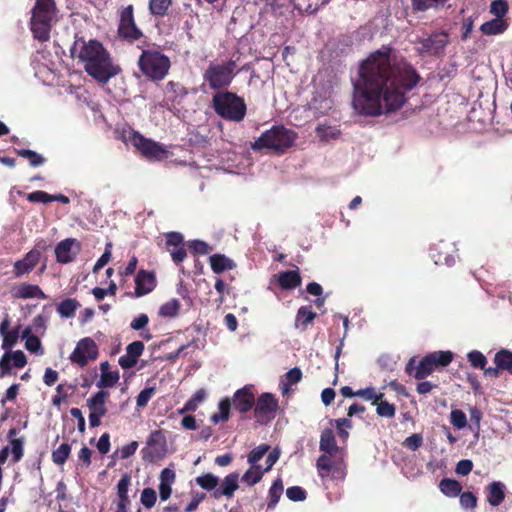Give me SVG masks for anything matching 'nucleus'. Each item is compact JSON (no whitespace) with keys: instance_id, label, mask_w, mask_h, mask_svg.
Instances as JSON below:
<instances>
[{"instance_id":"obj_21","label":"nucleus","mask_w":512,"mask_h":512,"mask_svg":"<svg viewBox=\"0 0 512 512\" xmlns=\"http://www.w3.org/2000/svg\"><path fill=\"white\" fill-rule=\"evenodd\" d=\"M159 495L162 501H166L170 498L172 493V485L175 483L176 474L173 469L164 468L159 477Z\"/></svg>"},{"instance_id":"obj_51","label":"nucleus","mask_w":512,"mask_h":512,"mask_svg":"<svg viewBox=\"0 0 512 512\" xmlns=\"http://www.w3.org/2000/svg\"><path fill=\"white\" fill-rule=\"evenodd\" d=\"M269 448L266 444L255 447L248 455V463L251 466L258 465V461L268 452Z\"/></svg>"},{"instance_id":"obj_62","label":"nucleus","mask_w":512,"mask_h":512,"mask_svg":"<svg viewBox=\"0 0 512 512\" xmlns=\"http://www.w3.org/2000/svg\"><path fill=\"white\" fill-rule=\"evenodd\" d=\"M286 495L291 501H303L306 498L305 491L299 486L288 488Z\"/></svg>"},{"instance_id":"obj_3","label":"nucleus","mask_w":512,"mask_h":512,"mask_svg":"<svg viewBox=\"0 0 512 512\" xmlns=\"http://www.w3.org/2000/svg\"><path fill=\"white\" fill-rule=\"evenodd\" d=\"M319 448L323 452L316 462L319 476L323 480H343L346 476V468L343 461L335 457L339 448L331 429L322 431Z\"/></svg>"},{"instance_id":"obj_34","label":"nucleus","mask_w":512,"mask_h":512,"mask_svg":"<svg viewBox=\"0 0 512 512\" xmlns=\"http://www.w3.org/2000/svg\"><path fill=\"white\" fill-rule=\"evenodd\" d=\"M0 336L2 337V349L9 350L18 342L19 337H21L20 326L8 329L4 334H0Z\"/></svg>"},{"instance_id":"obj_1","label":"nucleus","mask_w":512,"mask_h":512,"mask_svg":"<svg viewBox=\"0 0 512 512\" xmlns=\"http://www.w3.org/2000/svg\"><path fill=\"white\" fill-rule=\"evenodd\" d=\"M358 74V79L353 82V107L358 113L368 116L402 107L406 92L419 81L415 69L388 46L372 52L363 60Z\"/></svg>"},{"instance_id":"obj_53","label":"nucleus","mask_w":512,"mask_h":512,"mask_svg":"<svg viewBox=\"0 0 512 512\" xmlns=\"http://www.w3.org/2000/svg\"><path fill=\"white\" fill-rule=\"evenodd\" d=\"M157 500V495L154 489L145 488L141 492L140 501L142 505L148 509L152 508Z\"/></svg>"},{"instance_id":"obj_15","label":"nucleus","mask_w":512,"mask_h":512,"mask_svg":"<svg viewBox=\"0 0 512 512\" xmlns=\"http://www.w3.org/2000/svg\"><path fill=\"white\" fill-rule=\"evenodd\" d=\"M81 245L74 238H67L62 240L55 247L56 259L60 263H69L75 259L80 252Z\"/></svg>"},{"instance_id":"obj_48","label":"nucleus","mask_w":512,"mask_h":512,"mask_svg":"<svg viewBox=\"0 0 512 512\" xmlns=\"http://www.w3.org/2000/svg\"><path fill=\"white\" fill-rule=\"evenodd\" d=\"M170 5L171 0H150L149 9L153 15L163 16Z\"/></svg>"},{"instance_id":"obj_33","label":"nucleus","mask_w":512,"mask_h":512,"mask_svg":"<svg viewBox=\"0 0 512 512\" xmlns=\"http://www.w3.org/2000/svg\"><path fill=\"white\" fill-rule=\"evenodd\" d=\"M80 307V304L75 299H66L59 303L57 312L62 318L73 317L76 310Z\"/></svg>"},{"instance_id":"obj_19","label":"nucleus","mask_w":512,"mask_h":512,"mask_svg":"<svg viewBox=\"0 0 512 512\" xmlns=\"http://www.w3.org/2000/svg\"><path fill=\"white\" fill-rule=\"evenodd\" d=\"M278 407L277 400L271 394H263L259 397L255 413L261 418H272Z\"/></svg>"},{"instance_id":"obj_28","label":"nucleus","mask_w":512,"mask_h":512,"mask_svg":"<svg viewBox=\"0 0 512 512\" xmlns=\"http://www.w3.org/2000/svg\"><path fill=\"white\" fill-rule=\"evenodd\" d=\"M277 279L282 289H294L301 284V277L295 270L281 272Z\"/></svg>"},{"instance_id":"obj_23","label":"nucleus","mask_w":512,"mask_h":512,"mask_svg":"<svg viewBox=\"0 0 512 512\" xmlns=\"http://www.w3.org/2000/svg\"><path fill=\"white\" fill-rule=\"evenodd\" d=\"M238 480L239 476L237 473H231L227 475L222 483L220 488L216 489L213 493L215 498H220L221 496H226L231 498L234 495V492L238 489Z\"/></svg>"},{"instance_id":"obj_30","label":"nucleus","mask_w":512,"mask_h":512,"mask_svg":"<svg viewBox=\"0 0 512 512\" xmlns=\"http://www.w3.org/2000/svg\"><path fill=\"white\" fill-rule=\"evenodd\" d=\"M17 431L12 428L8 432V437L10 439V453L12 454L13 462H18L23 457V446L24 440L22 438H14Z\"/></svg>"},{"instance_id":"obj_50","label":"nucleus","mask_w":512,"mask_h":512,"mask_svg":"<svg viewBox=\"0 0 512 512\" xmlns=\"http://www.w3.org/2000/svg\"><path fill=\"white\" fill-rule=\"evenodd\" d=\"M508 12V4L505 0H495L490 5V13L495 16V18H502Z\"/></svg>"},{"instance_id":"obj_47","label":"nucleus","mask_w":512,"mask_h":512,"mask_svg":"<svg viewBox=\"0 0 512 512\" xmlns=\"http://www.w3.org/2000/svg\"><path fill=\"white\" fill-rule=\"evenodd\" d=\"M376 407V413L380 417H386V418H393L396 414V407L395 405L381 399L379 401Z\"/></svg>"},{"instance_id":"obj_24","label":"nucleus","mask_w":512,"mask_h":512,"mask_svg":"<svg viewBox=\"0 0 512 512\" xmlns=\"http://www.w3.org/2000/svg\"><path fill=\"white\" fill-rule=\"evenodd\" d=\"M508 22L502 18H494L483 23L480 31L487 36H496L503 34L508 29Z\"/></svg>"},{"instance_id":"obj_36","label":"nucleus","mask_w":512,"mask_h":512,"mask_svg":"<svg viewBox=\"0 0 512 512\" xmlns=\"http://www.w3.org/2000/svg\"><path fill=\"white\" fill-rule=\"evenodd\" d=\"M264 473V470L259 465L251 466L243 474L242 481L248 486H253L262 479Z\"/></svg>"},{"instance_id":"obj_22","label":"nucleus","mask_w":512,"mask_h":512,"mask_svg":"<svg viewBox=\"0 0 512 512\" xmlns=\"http://www.w3.org/2000/svg\"><path fill=\"white\" fill-rule=\"evenodd\" d=\"M100 370H101L100 378L96 383L98 388H100V389L110 388L117 384V382L119 381V378H120L119 372L116 370L112 371L110 369V364L107 361L102 362L100 364Z\"/></svg>"},{"instance_id":"obj_40","label":"nucleus","mask_w":512,"mask_h":512,"mask_svg":"<svg viewBox=\"0 0 512 512\" xmlns=\"http://www.w3.org/2000/svg\"><path fill=\"white\" fill-rule=\"evenodd\" d=\"M283 490L284 487L282 480L280 478H277L269 489L270 501L268 503V508H274L276 506L283 493Z\"/></svg>"},{"instance_id":"obj_20","label":"nucleus","mask_w":512,"mask_h":512,"mask_svg":"<svg viewBox=\"0 0 512 512\" xmlns=\"http://www.w3.org/2000/svg\"><path fill=\"white\" fill-rule=\"evenodd\" d=\"M435 369H437V367L435 366V363H433L429 355L424 357L416 366H414L413 361L409 362V364L407 365V371L416 379H423L427 377Z\"/></svg>"},{"instance_id":"obj_4","label":"nucleus","mask_w":512,"mask_h":512,"mask_svg":"<svg viewBox=\"0 0 512 512\" xmlns=\"http://www.w3.org/2000/svg\"><path fill=\"white\" fill-rule=\"evenodd\" d=\"M56 18L54 0H37L30 20V29L35 39L47 41L50 38L52 23Z\"/></svg>"},{"instance_id":"obj_8","label":"nucleus","mask_w":512,"mask_h":512,"mask_svg":"<svg viewBox=\"0 0 512 512\" xmlns=\"http://www.w3.org/2000/svg\"><path fill=\"white\" fill-rule=\"evenodd\" d=\"M143 74L152 80H162L170 68V60L158 51H144L138 61Z\"/></svg>"},{"instance_id":"obj_46","label":"nucleus","mask_w":512,"mask_h":512,"mask_svg":"<svg viewBox=\"0 0 512 512\" xmlns=\"http://www.w3.org/2000/svg\"><path fill=\"white\" fill-rule=\"evenodd\" d=\"M46 329V318L43 315H37L33 318L32 323L23 330H30L31 334L43 335Z\"/></svg>"},{"instance_id":"obj_37","label":"nucleus","mask_w":512,"mask_h":512,"mask_svg":"<svg viewBox=\"0 0 512 512\" xmlns=\"http://www.w3.org/2000/svg\"><path fill=\"white\" fill-rule=\"evenodd\" d=\"M180 301L178 299H170L163 303L159 308V315L161 317H175L180 310Z\"/></svg>"},{"instance_id":"obj_55","label":"nucleus","mask_w":512,"mask_h":512,"mask_svg":"<svg viewBox=\"0 0 512 512\" xmlns=\"http://www.w3.org/2000/svg\"><path fill=\"white\" fill-rule=\"evenodd\" d=\"M450 421L451 424L457 429H463L467 425V418L465 413L458 409L451 411Z\"/></svg>"},{"instance_id":"obj_56","label":"nucleus","mask_w":512,"mask_h":512,"mask_svg":"<svg viewBox=\"0 0 512 512\" xmlns=\"http://www.w3.org/2000/svg\"><path fill=\"white\" fill-rule=\"evenodd\" d=\"M131 484V478L128 474H124L117 484V497L129 498L128 491Z\"/></svg>"},{"instance_id":"obj_9","label":"nucleus","mask_w":512,"mask_h":512,"mask_svg":"<svg viewBox=\"0 0 512 512\" xmlns=\"http://www.w3.org/2000/svg\"><path fill=\"white\" fill-rule=\"evenodd\" d=\"M235 63L229 61L221 64H210L204 73V79L213 89L227 86L234 76Z\"/></svg>"},{"instance_id":"obj_39","label":"nucleus","mask_w":512,"mask_h":512,"mask_svg":"<svg viewBox=\"0 0 512 512\" xmlns=\"http://www.w3.org/2000/svg\"><path fill=\"white\" fill-rule=\"evenodd\" d=\"M230 406L231 403L229 399L221 400L218 405L219 413L213 414L210 417V420L215 424L227 421L230 415Z\"/></svg>"},{"instance_id":"obj_41","label":"nucleus","mask_w":512,"mask_h":512,"mask_svg":"<svg viewBox=\"0 0 512 512\" xmlns=\"http://www.w3.org/2000/svg\"><path fill=\"white\" fill-rule=\"evenodd\" d=\"M71 453V446L68 443H62L52 452V460L57 465H63Z\"/></svg>"},{"instance_id":"obj_44","label":"nucleus","mask_w":512,"mask_h":512,"mask_svg":"<svg viewBox=\"0 0 512 512\" xmlns=\"http://www.w3.org/2000/svg\"><path fill=\"white\" fill-rule=\"evenodd\" d=\"M496 366L512 372V352L502 350L495 355Z\"/></svg>"},{"instance_id":"obj_64","label":"nucleus","mask_w":512,"mask_h":512,"mask_svg":"<svg viewBox=\"0 0 512 512\" xmlns=\"http://www.w3.org/2000/svg\"><path fill=\"white\" fill-rule=\"evenodd\" d=\"M189 247L195 253L202 254V255L208 254L211 251V248L209 247V245L207 243H205L204 241H200V240L191 241L189 243Z\"/></svg>"},{"instance_id":"obj_49","label":"nucleus","mask_w":512,"mask_h":512,"mask_svg":"<svg viewBox=\"0 0 512 512\" xmlns=\"http://www.w3.org/2000/svg\"><path fill=\"white\" fill-rule=\"evenodd\" d=\"M447 0H412L414 10L425 11L430 8L443 6Z\"/></svg>"},{"instance_id":"obj_59","label":"nucleus","mask_w":512,"mask_h":512,"mask_svg":"<svg viewBox=\"0 0 512 512\" xmlns=\"http://www.w3.org/2000/svg\"><path fill=\"white\" fill-rule=\"evenodd\" d=\"M30 202L49 203L53 201V196L44 191H35L27 195Z\"/></svg>"},{"instance_id":"obj_7","label":"nucleus","mask_w":512,"mask_h":512,"mask_svg":"<svg viewBox=\"0 0 512 512\" xmlns=\"http://www.w3.org/2000/svg\"><path fill=\"white\" fill-rule=\"evenodd\" d=\"M296 134L284 127H273L264 132L252 145L253 149H274L277 151L290 147Z\"/></svg>"},{"instance_id":"obj_52","label":"nucleus","mask_w":512,"mask_h":512,"mask_svg":"<svg viewBox=\"0 0 512 512\" xmlns=\"http://www.w3.org/2000/svg\"><path fill=\"white\" fill-rule=\"evenodd\" d=\"M17 153L21 157L26 158L29 161V163L34 167L40 166L44 163V158L35 151L22 149L18 150Z\"/></svg>"},{"instance_id":"obj_35","label":"nucleus","mask_w":512,"mask_h":512,"mask_svg":"<svg viewBox=\"0 0 512 512\" xmlns=\"http://www.w3.org/2000/svg\"><path fill=\"white\" fill-rule=\"evenodd\" d=\"M302 378V372L299 368H292L285 374V380L281 382V390L283 394L290 391V386L298 383Z\"/></svg>"},{"instance_id":"obj_31","label":"nucleus","mask_w":512,"mask_h":512,"mask_svg":"<svg viewBox=\"0 0 512 512\" xmlns=\"http://www.w3.org/2000/svg\"><path fill=\"white\" fill-rule=\"evenodd\" d=\"M316 317V313L312 311V309L308 306H302L298 309L295 326L297 328L301 327L305 329L308 324H310Z\"/></svg>"},{"instance_id":"obj_32","label":"nucleus","mask_w":512,"mask_h":512,"mask_svg":"<svg viewBox=\"0 0 512 512\" xmlns=\"http://www.w3.org/2000/svg\"><path fill=\"white\" fill-rule=\"evenodd\" d=\"M357 397L362 398L365 401L371 402L376 405L381 399L384 398V393L376 388L369 386L363 389H359L355 392Z\"/></svg>"},{"instance_id":"obj_2","label":"nucleus","mask_w":512,"mask_h":512,"mask_svg":"<svg viewBox=\"0 0 512 512\" xmlns=\"http://www.w3.org/2000/svg\"><path fill=\"white\" fill-rule=\"evenodd\" d=\"M71 53L83 64L85 71L102 84H106L121 71L120 67L113 63L109 52L97 40L78 38Z\"/></svg>"},{"instance_id":"obj_38","label":"nucleus","mask_w":512,"mask_h":512,"mask_svg":"<svg viewBox=\"0 0 512 512\" xmlns=\"http://www.w3.org/2000/svg\"><path fill=\"white\" fill-rule=\"evenodd\" d=\"M439 488L443 494L449 497L457 496L462 489L460 483L452 479H443L439 484Z\"/></svg>"},{"instance_id":"obj_42","label":"nucleus","mask_w":512,"mask_h":512,"mask_svg":"<svg viewBox=\"0 0 512 512\" xmlns=\"http://www.w3.org/2000/svg\"><path fill=\"white\" fill-rule=\"evenodd\" d=\"M196 483L205 490H216L219 478L211 473L203 474L195 479Z\"/></svg>"},{"instance_id":"obj_14","label":"nucleus","mask_w":512,"mask_h":512,"mask_svg":"<svg viewBox=\"0 0 512 512\" xmlns=\"http://www.w3.org/2000/svg\"><path fill=\"white\" fill-rule=\"evenodd\" d=\"M119 34L124 38L136 40L140 38L141 31L136 27L133 17V7H125L120 12Z\"/></svg>"},{"instance_id":"obj_12","label":"nucleus","mask_w":512,"mask_h":512,"mask_svg":"<svg viewBox=\"0 0 512 512\" xmlns=\"http://www.w3.org/2000/svg\"><path fill=\"white\" fill-rule=\"evenodd\" d=\"M108 396V392L100 390L87 400V406L90 411L89 423L91 427H98L101 424V418L107 413L105 404Z\"/></svg>"},{"instance_id":"obj_29","label":"nucleus","mask_w":512,"mask_h":512,"mask_svg":"<svg viewBox=\"0 0 512 512\" xmlns=\"http://www.w3.org/2000/svg\"><path fill=\"white\" fill-rule=\"evenodd\" d=\"M505 486L501 482H493L488 488L487 500L492 506H498L504 500Z\"/></svg>"},{"instance_id":"obj_16","label":"nucleus","mask_w":512,"mask_h":512,"mask_svg":"<svg viewBox=\"0 0 512 512\" xmlns=\"http://www.w3.org/2000/svg\"><path fill=\"white\" fill-rule=\"evenodd\" d=\"M11 296L17 299H46L47 296L38 285L20 283L11 288Z\"/></svg>"},{"instance_id":"obj_45","label":"nucleus","mask_w":512,"mask_h":512,"mask_svg":"<svg viewBox=\"0 0 512 512\" xmlns=\"http://www.w3.org/2000/svg\"><path fill=\"white\" fill-rule=\"evenodd\" d=\"M431 360L433 363H435V366L438 367H445L449 365L453 360V353L450 351H438L429 354Z\"/></svg>"},{"instance_id":"obj_57","label":"nucleus","mask_w":512,"mask_h":512,"mask_svg":"<svg viewBox=\"0 0 512 512\" xmlns=\"http://www.w3.org/2000/svg\"><path fill=\"white\" fill-rule=\"evenodd\" d=\"M111 250H112V243L108 242L105 245V251L101 255V257L96 261L93 272L97 273L100 269H102L111 259Z\"/></svg>"},{"instance_id":"obj_11","label":"nucleus","mask_w":512,"mask_h":512,"mask_svg":"<svg viewBox=\"0 0 512 512\" xmlns=\"http://www.w3.org/2000/svg\"><path fill=\"white\" fill-rule=\"evenodd\" d=\"M448 42L447 33H434L428 38L422 39L418 42L417 51L420 54L440 55L444 52Z\"/></svg>"},{"instance_id":"obj_63","label":"nucleus","mask_w":512,"mask_h":512,"mask_svg":"<svg viewBox=\"0 0 512 512\" xmlns=\"http://www.w3.org/2000/svg\"><path fill=\"white\" fill-rule=\"evenodd\" d=\"M143 351L144 344L141 341H134L126 347V353L137 360L142 355Z\"/></svg>"},{"instance_id":"obj_13","label":"nucleus","mask_w":512,"mask_h":512,"mask_svg":"<svg viewBox=\"0 0 512 512\" xmlns=\"http://www.w3.org/2000/svg\"><path fill=\"white\" fill-rule=\"evenodd\" d=\"M26 364L27 358L23 351L6 350L0 358V378L11 375L13 368H23Z\"/></svg>"},{"instance_id":"obj_17","label":"nucleus","mask_w":512,"mask_h":512,"mask_svg":"<svg viewBox=\"0 0 512 512\" xmlns=\"http://www.w3.org/2000/svg\"><path fill=\"white\" fill-rule=\"evenodd\" d=\"M156 286V279L152 272L140 270L135 278L136 297L144 296L153 291Z\"/></svg>"},{"instance_id":"obj_60","label":"nucleus","mask_w":512,"mask_h":512,"mask_svg":"<svg viewBox=\"0 0 512 512\" xmlns=\"http://www.w3.org/2000/svg\"><path fill=\"white\" fill-rule=\"evenodd\" d=\"M336 428L338 429L339 435L343 439H347L349 436L348 429L352 427L351 421L347 418L336 419L334 421Z\"/></svg>"},{"instance_id":"obj_27","label":"nucleus","mask_w":512,"mask_h":512,"mask_svg":"<svg viewBox=\"0 0 512 512\" xmlns=\"http://www.w3.org/2000/svg\"><path fill=\"white\" fill-rule=\"evenodd\" d=\"M209 263L213 272L219 274L235 267L234 262L223 254L210 256Z\"/></svg>"},{"instance_id":"obj_6","label":"nucleus","mask_w":512,"mask_h":512,"mask_svg":"<svg viewBox=\"0 0 512 512\" xmlns=\"http://www.w3.org/2000/svg\"><path fill=\"white\" fill-rule=\"evenodd\" d=\"M124 139L151 161H161L168 158L170 155L166 146L151 139H147L134 130L125 132Z\"/></svg>"},{"instance_id":"obj_25","label":"nucleus","mask_w":512,"mask_h":512,"mask_svg":"<svg viewBox=\"0 0 512 512\" xmlns=\"http://www.w3.org/2000/svg\"><path fill=\"white\" fill-rule=\"evenodd\" d=\"M254 403L253 394L247 389L238 390L233 397V405L240 412H247Z\"/></svg>"},{"instance_id":"obj_5","label":"nucleus","mask_w":512,"mask_h":512,"mask_svg":"<svg viewBox=\"0 0 512 512\" xmlns=\"http://www.w3.org/2000/svg\"><path fill=\"white\" fill-rule=\"evenodd\" d=\"M215 111L223 118L240 121L246 114L244 100L233 93L221 92L213 97Z\"/></svg>"},{"instance_id":"obj_43","label":"nucleus","mask_w":512,"mask_h":512,"mask_svg":"<svg viewBox=\"0 0 512 512\" xmlns=\"http://www.w3.org/2000/svg\"><path fill=\"white\" fill-rule=\"evenodd\" d=\"M207 391L204 388L198 389L186 402V409L192 410L193 412L206 400Z\"/></svg>"},{"instance_id":"obj_61","label":"nucleus","mask_w":512,"mask_h":512,"mask_svg":"<svg viewBox=\"0 0 512 512\" xmlns=\"http://www.w3.org/2000/svg\"><path fill=\"white\" fill-rule=\"evenodd\" d=\"M432 259L436 265H453L455 263V258L452 255L445 254L443 255L442 251H438L437 253H432Z\"/></svg>"},{"instance_id":"obj_54","label":"nucleus","mask_w":512,"mask_h":512,"mask_svg":"<svg viewBox=\"0 0 512 512\" xmlns=\"http://www.w3.org/2000/svg\"><path fill=\"white\" fill-rule=\"evenodd\" d=\"M467 357L470 364L475 368L484 369L487 364L486 357L480 351L473 350L468 353Z\"/></svg>"},{"instance_id":"obj_58","label":"nucleus","mask_w":512,"mask_h":512,"mask_svg":"<svg viewBox=\"0 0 512 512\" xmlns=\"http://www.w3.org/2000/svg\"><path fill=\"white\" fill-rule=\"evenodd\" d=\"M155 392V389L153 387L145 388L142 390L137 398H136V404L138 408H143L147 405V403L151 400Z\"/></svg>"},{"instance_id":"obj_26","label":"nucleus","mask_w":512,"mask_h":512,"mask_svg":"<svg viewBox=\"0 0 512 512\" xmlns=\"http://www.w3.org/2000/svg\"><path fill=\"white\" fill-rule=\"evenodd\" d=\"M29 331L30 330H22L21 332V338L25 341V349L36 355H43L44 350L39 335L31 334Z\"/></svg>"},{"instance_id":"obj_10","label":"nucleus","mask_w":512,"mask_h":512,"mask_svg":"<svg viewBox=\"0 0 512 512\" xmlns=\"http://www.w3.org/2000/svg\"><path fill=\"white\" fill-rule=\"evenodd\" d=\"M98 356V347L92 338L81 339L70 354V361L80 367H84Z\"/></svg>"},{"instance_id":"obj_18","label":"nucleus","mask_w":512,"mask_h":512,"mask_svg":"<svg viewBox=\"0 0 512 512\" xmlns=\"http://www.w3.org/2000/svg\"><path fill=\"white\" fill-rule=\"evenodd\" d=\"M40 256L41 253L39 250L32 249L25 255L23 259L16 261L14 263L15 276L20 277L32 271L39 262Z\"/></svg>"}]
</instances>
